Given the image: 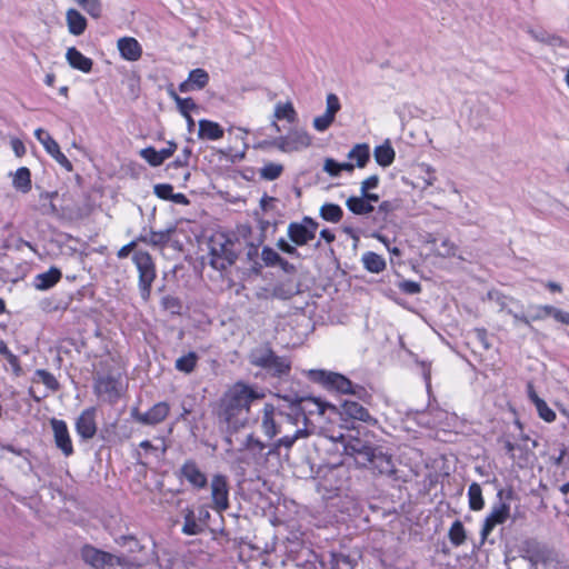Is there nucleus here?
Wrapping results in <instances>:
<instances>
[{"mask_svg":"<svg viewBox=\"0 0 569 569\" xmlns=\"http://www.w3.org/2000/svg\"><path fill=\"white\" fill-rule=\"evenodd\" d=\"M326 409L338 411L336 406L317 398L301 399L300 406L292 407L290 412L284 415L280 438L273 443L274 450L281 447L290 449L297 440L309 437L311 431L308 429L309 420L306 412L323 415Z\"/></svg>","mask_w":569,"mask_h":569,"instance_id":"f257e3e1","label":"nucleus"},{"mask_svg":"<svg viewBox=\"0 0 569 569\" xmlns=\"http://www.w3.org/2000/svg\"><path fill=\"white\" fill-rule=\"evenodd\" d=\"M264 398V392L243 382H236L221 400V417L233 430L244 428L249 423L250 406L253 401Z\"/></svg>","mask_w":569,"mask_h":569,"instance_id":"f03ea898","label":"nucleus"},{"mask_svg":"<svg viewBox=\"0 0 569 569\" xmlns=\"http://www.w3.org/2000/svg\"><path fill=\"white\" fill-rule=\"evenodd\" d=\"M81 558L94 569H131L140 562L137 557H121L92 546H84L81 549Z\"/></svg>","mask_w":569,"mask_h":569,"instance_id":"7ed1b4c3","label":"nucleus"},{"mask_svg":"<svg viewBox=\"0 0 569 569\" xmlns=\"http://www.w3.org/2000/svg\"><path fill=\"white\" fill-rule=\"evenodd\" d=\"M208 247L211 256L210 264L217 270H223L231 266L237 258L232 240L223 232L213 233L209 239Z\"/></svg>","mask_w":569,"mask_h":569,"instance_id":"20e7f679","label":"nucleus"},{"mask_svg":"<svg viewBox=\"0 0 569 569\" xmlns=\"http://www.w3.org/2000/svg\"><path fill=\"white\" fill-rule=\"evenodd\" d=\"M312 380L321 383L328 389L336 390L343 395H355L360 399L367 396L365 388L357 386L353 387L352 382L338 372L326 371V370H311L309 372Z\"/></svg>","mask_w":569,"mask_h":569,"instance_id":"39448f33","label":"nucleus"},{"mask_svg":"<svg viewBox=\"0 0 569 569\" xmlns=\"http://www.w3.org/2000/svg\"><path fill=\"white\" fill-rule=\"evenodd\" d=\"M178 222H173L161 230H150L143 231L138 240L150 244L152 247L159 248L161 250L171 249L172 251H178Z\"/></svg>","mask_w":569,"mask_h":569,"instance_id":"423d86ee","label":"nucleus"},{"mask_svg":"<svg viewBox=\"0 0 569 569\" xmlns=\"http://www.w3.org/2000/svg\"><path fill=\"white\" fill-rule=\"evenodd\" d=\"M311 144L310 134L303 129H291L286 136L276 138L270 146L281 152L291 153L308 148Z\"/></svg>","mask_w":569,"mask_h":569,"instance_id":"0eeeda50","label":"nucleus"},{"mask_svg":"<svg viewBox=\"0 0 569 569\" xmlns=\"http://www.w3.org/2000/svg\"><path fill=\"white\" fill-rule=\"evenodd\" d=\"M133 262L139 271V284L142 295L148 296L151 283L156 278L152 258L147 251L138 250L133 254Z\"/></svg>","mask_w":569,"mask_h":569,"instance_id":"6e6552de","label":"nucleus"},{"mask_svg":"<svg viewBox=\"0 0 569 569\" xmlns=\"http://www.w3.org/2000/svg\"><path fill=\"white\" fill-rule=\"evenodd\" d=\"M284 415L286 412L277 410L273 405H264L261 417V429L268 439L280 438Z\"/></svg>","mask_w":569,"mask_h":569,"instance_id":"1a4fd4ad","label":"nucleus"},{"mask_svg":"<svg viewBox=\"0 0 569 569\" xmlns=\"http://www.w3.org/2000/svg\"><path fill=\"white\" fill-rule=\"evenodd\" d=\"M318 223L306 217L301 222H291L288 226V237L297 246H305L311 241L317 231Z\"/></svg>","mask_w":569,"mask_h":569,"instance_id":"9d476101","label":"nucleus"},{"mask_svg":"<svg viewBox=\"0 0 569 569\" xmlns=\"http://www.w3.org/2000/svg\"><path fill=\"white\" fill-rule=\"evenodd\" d=\"M212 507L221 512L229 508V486L227 477L214 475L210 482Z\"/></svg>","mask_w":569,"mask_h":569,"instance_id":"9b49d317","label":"nucleus"},{"mask_svg":"<svg viewBox=\"0 0 569 569\" xmlns=\"http://www.w3.org/2000/svg\"><path fill=\"white\" fill-rule=\"evenodd\" d=\"M94 392L102 400L114 402L120 398L121 383L112 376H101L96 379Z\"/></svg>","mask_w":569,"mask_h":569,"instance_id":"f8f14e48","label":"nucleus"},{"mask_svg":"<svg viewBox=\"0 0 569 569\" xmlns=\"http://www.w3.org/2000/svg\"><path fill=\"white\" fill-rule=\"evenodd\" d=\"M509 516L510 506L507 502L500 500L498 503H496L492 507L490 513L485 519L483 527L481 529L482 539H487L493 528L498 525L505 523Z\"/></svg>","mask_w":569,"mask_h":569,"instance_id":"ddd939ff","label":"nucleus"},{"mask_svg":"<svg viewBox=\"0 0 569 569\" xmlns=\"http://www.w3.org/2000/svg\"><path fill=\"white\" fill-rule=\"evenodd\" d=\"M96 415V408L91 407L84 409L76 419V431L84 441L92 439L97 433Z\"/></svg>","mask_w":569,"mask_h":569,"instance_id":"4468645a","label":"nucleus"},{"mask_svg":"<svg viewBox=\"0 0 569 569\" xmlns=\"http://www.w3.org/2000/svg\"><path fill=\"white\" fill-rule=\"evenodd\" d=\"M50 426L53 431L57 448L60 449L66 457H70L73 453V446L67 423L63 420L52 418Z\"/></svg>","mask_w":569,"mask_h":569,"instance_id":"2eb2a0df","label":"nucleus"},{"mask_svg":"<svg viewBox=\"0 0 569 569\" xmlns=\"http://www.w3.org/2000/svg\"><path fill=\"white\" fill-rule=\"evenodd\" d=\"M169 413V406L166 402L156 403L146 412H140L133 409L131 412L132 418L142 425H157L161 422Z\"/></svg>","mask_w":569,"mask_h":569,"instance_id":"dca6fc26","label":"nucleus"},{"mask_svg":"<svg viewBox=\"0 0 569 569\" xmlns=\"http://www.w3.org/2000/svg\"><path fill=\"white\" fill-rule=\"evenodd\" d=\"M337 441H341L343 443V452L349 456H362L366 460L369 456L373 455V448L367 445L359 438L348 437L346 438L343 435H340L336 438Z\"/></svg>","mask_w":569,"mask_h":569,"instance_id":"f3484780","label":"nucleus"},{"mask_svg":"<svg viewBox=\"0 0 569 569\" xmlns=\"http://www.w3.org/2000/svg\"><path fill=\"white\" fill-rule=\"evenodd\" d=\"M529 561L535 569H553L558 566L557 555L547 548L530 551Z\"/></svg>","mask_w":569,"mask_h":569,"instance_id":"a211bd4d","label":"nucleus"},{"mask_svg":"<svg viewBox=\"0 0 569 569\" xmlns=\"http://www.w3.org/2000/svg\"><path fill=\"white\" fill-rule=\"evenodd\" d=\"M209 73L204 69H193L189 72L187 79L180 82V92L201 90L209 83Z\"/></svg>","mask_w":569,"mask_h":569,"instance_id":"6ab92c4d","label":"nucleus"},{"mask_svg":"<svg viewBox=\"0 0 569 569\" xmlns=\"http://www.w3.org/2000/svg\"><path fill=\"white\" fill-rule=\"evenodd\" d=\"M183 478L194 488L203 489L207 487L208 480L206 473L192 461L186 462L181 470Z\"/></svg>","mask_w":569,"mask_h":569,"instance_id":"aec40b11","label":"nucleus"},{"mask_svg":"<svg viewBox=\"0 0 569 569\" xmlns=\"http://www.w3.org/2000/svg\"><path fill=\"white\" fill-rule=\"evenodd\" d=\"M340 413L348 418L368 422V423L377 422L376 419H373L370 416L368 410L356 401H349V400L343 401L341 405Z\"/></svg>","mask_w":569,"mask_h":569,"instance_id":"412c9836","label":"nucleus"},{"mask_svg":"<svg viewBox=\"0 0 569 569\" xmlns=\"http://www.w3.org/2000/svg\"><path fill=\"white\" fill-rule=\"evenodd\" d=\"M367 461L370 462L372 468L381 475L391 476L396 472L392 457L383 453L382 451H378L377 449H373V455L369 456Z\"/></svg>","mask_w":569,"mask_h":569,"instance_id":"4be33fe9","label":"nucleus"},{"mask_svg":"<svg viewBox=\"0 0 569 569\" xmlns=\"http://www.w3.org/2000/svg\"><path fill=\"white\" fill-rule=\"evenodd\" d=\"M118 49L123 59L136 61L141 57L142 49L139 42L131 37H123L118 40Z\"/></svg>","mask_w":569,"mask_h":569,"instance_id":"5701e85b","label":"nucleus"},{"mask_svg":"<svg viewBox=\"0 0 569 569\" xmlns=\"http://www.w3.org/2000/svg\"><path fill=\"white\" fill-rule=\"evenodd\" d=\"M61 277L60 269L51 267L48 271L36 276L33 286L37 290L44 291L58 283Z\"/></svg>","mask_w":569,"mask_h":569,"instance_id":"b1692460","label":"nucleus"},{"mask_svg":"<svg viewBox=\"0 0 569 569\" xmlns=\"http://www.w3.org/2000/svg\"><path fill=\"white\" fill-rule=\"evenodd\" d=\"M66 58L68 63L77 70L82 72H89L92 69V60L86 56H83L79 50L74 47H71L67 50Z\"/></svg>","mask_w":569,"mask_h":569,"instance_id":"393cba45","label":"nucleus"},{"mask_svg":"<svg viewBox=\"0 0 569 569\" xmlns=\"http://www.w3.org/2000/svg\"><path fill=\"white\" fill-rule=\"evenodd\" d=\"M68 30L73 36H80L86 31L87 20L76 9H69L66 13Z\"/></svg>","mask_w":569,"mask_h":569,"instance_id":"a878e982","label":"nucleus"},{"mask_svg":"<svg viewBox=\"0 0 569 569\" xmlns=\"http://www.w3.org/2000/svg\"><path fill=\"white\" fill-rule=\"evenodd\" d=\"M263 369L274 377H282L289 375L291 366L287 358L273 353Z\"/></svg>","mask_w":569,"mask_h":569,"instance_id":"bb28decb","label":"nucleus"},{"mask_svg":"<svg viewBox=\"0 0 569 569\" xmlns=\"http://www.w3.org/2000/svg\"><path fill=\"white\" fill-rule=\"evenodd\" d=\"M417 170L419 172V176L417 178V182L413 183V186L416 188H419L422 192H426V190L433 186L436 180H437V176H436V172L435 170L428 166V164H419L417 167Z\"/></svg>","mask_w":569,"mask_h":569,"instance_id":"cd10ccee","label":"nucleus"},{"mask_svg":"<svg viewBox=\"0 0 569 569\" xmlns=\"http://www.w3.org/2000/svg\"><path fill=\"white\" fill-rule=\"evenodd\" d=\"M223 129L213 121L200 120L198 128V137L208 140H218L222 138Z\"/></svg>","mask_w":569,"mask_h":569,"instance_id":"c85d7f7f","label":"nucleus"},{"mask_svg":"<svg viewBox=\"0 0 569 569\" xmlns=\"http://www.w3.org/2000/svg\"><path fill=\"white\" fill-rule=\"evenodd\" d=\"M274 352L267 345L253 348L249 353V361L252 366L264 368Z\"/></svg>","mask_w":569,"mask_h":569,"instance_id":"c756f323","label":"nucleus"},{"mask_svg":"<svg viewBox=\"0 0 569 569\" xmlns=\"http://www.w3.org/2000/svg\"><path fill=\"white\" fill-rule=\"evenodd\" d=\"M12 184L23 193L29 192L32 187L30 170L27 167L19 168L13 174Z\"/></svg>","mask_w":569,"mask_h":569,"instance_id":"7c9ffc66","label":"nucleus"},{"mask_svg":"<svg viewBox=\"0 0 569 569\" xmlns=\"http://www.w3.org/2000/svg\"><path fill=\"white\" fill-rule=\"evenodd\" d=\"M347 208L355 214H368L373 211V206L366 198L349 197L346 201Z\"/></svg>","mask_w":569,"mask_h":569,"instance_id":"2f4dec72","label":"nucleus"},{"mask_svg":"<svg viewBox=\"0 0 569 569\" xmlns=\"http://www.w3.org/2000/svg\"><path fill=\"white\" fill-rule=\"evenodd\" d=\"M370 158V149L367 143L356 144L348 153V159L355 161L356 166L363 168Z\"/></svg>","mask_w":569,"mask_h":569,"instance_id":"473e14b6","label":"nucleus"},{"mask_svg":"<svg viewBox=\"0 0 569 569\" xmlns=\"http://www.w3.org/2000/svg\"><path fill=\"white\" fill-rule=\"evenodd\" d=\"M375 160L382 167L390 166L395 160V150L389 142L376 147L373 151Z\"/></svg>","mask_w":569,"mask_h":569,"instance_id":"72a5a7b5","label":"nucleus"},{"mask_svg":"<svg viewBox=\"0 0 569 569\" xmlns=\"http://www.w3.org/2000/svg\"><path fill=\"white\" fill-rule=\"evenodd\" d=\"M273 118L276 120H287L290 123L295 122L297 119V112L292 102H278L274 107Z\"/></svg>","mask_w":569,"mask_h":569,"instance_id":"f704fd0d","label":"nucleus"},{"mask_svg":"<svg viewBox=\"0 0 569 569\" xmlns=\"http://www.w3.org/2000/svg\"><path fill=\"white\" fill-rule=\"evenodd\" d=\"M34 137L43 146L44 150L51 157L60 150L58 142L50 136L48 131L42 128H38L34 131Z\"/></svg>","mask_w":569,"mask_h":569,"instance_id":"c9c22d12","label":"nucleus"},{"mask_svg":"<svg viewBox=\"0 0 569 569\" xmlns=\"http://www.w3.org/2000/svg\"><path fill=\"white\" fill-rule=\"evenodd\" d=\"M206 529V522L202 520L197 521L194 519L193 511L189 510L184 516V523L182 527V532L186 535H199L203 532Z\"/></svg>","mask_w":569,"mask_h":569,"instance_id":"e433bc0d","label":"nucleus"},{"mask_svg":"<svg viewBox=\"0 0 569 569\" xmlns=\"http://www.w3.org/2000/svg\"><path fill=\"white\" fill-rule=\"evenodd\" d=\"M362 262L368 271L375 273H379L386 268L385 259L375 252L365 253L362 256Z\"/></svg>","mask_w":569,"mask_h":569,"instance_id":"4c0bfd02","label":"nucleus"},{"mask_svg":"<svg viewBox=\"0 0 569 569\" xmlns=\"http://www.w3.org/2000/svg\"><path fill=\"white\" fill-rule=\"evenodd\" d=\"M469 507L471 510H481L485 506L482 490L479 483L472 482L468 489Z\"/></svg>","mask_w":569,"mask_h":569,"instance_id":"58836bf2","label":"nucleus"},{"mask_svg":"<svg viewBox=\"0 0 569 569\" xmlns=\"http://www.w3.org/2000/svg\"><path fill=\"white\" fill-rule=\"evenodd\" d=\"M283 172V166L277 162H266L259 170L261 179L272 181L278 179Z\"/></svg>","mask_w":569,"mask_h":569,"instance_id":"ea45409f","label":"nucleus"},{"mask_svg":"<svg viewBox=\"0 0 569 569\" xmlns=\"http://www.w3.org/2000/svg\"><path fill=\"white\" fill-rule=\"evenodd\" d=\"M34 377V381L43 383L52 392H56L60 389V383L56 377L44 369H37Z\"/></svg>","mask_w":569,"mask_h":569,"instance_id":"a19ab883","label":"nucleus"},{"mask_svg":"<svg viewBox=\"0 0 569 569\" xmlns=\"http://www.w3.org/2000/svg\"><path fill=\"white\" fill-rule=\"evenodd\" d=\"M320 216L327 221L338 222L342 218V210L338 204L325 203L320 208Z\"/></svg>","mask_w":569,"mask_h":569,"instance_id":"79ce46f5","label":"nucleus"},{"mask_svg":"<svg viewBox=\"0 0 569 569\" xmlns=\"http://www.w3.org/2000/svg\"><path fill=\"white\" fill-rule=\"evenodd\" d=\"M81 7L89 16L94 19L100 18L102 13V4L100 0H73Z\"/></svg>","mask_w":569,"mask_h":569,"instance_id":"37998d69","label":"nucleus"},{"mask_svg":"<svg viewBox=\"0 0 569 569\" xmlns=\"http://www.w3.org/2000/svg\"><path fill=\"white\" fill-rule=\"evenodd\" d=\"M261 259L267 266H277L280 264L281 267L286 268L288 264L287 261H284L278 252H276L272 248L264 247L261 251Z\"/></svg>","mask_w":569,"mask_h":569,"instance_id":"c03bdc74","label":"nucleus"},{"mask_svg":"<svg viewBox=\"0 0 569 569\" xmlns=\"http://www.w3.org/2000/svg\"><path fill=\"white\" fill-rule=\"evenodd\" d=\"M449 539L452 545L460 546L466 540V531L463 528V525L457 520L452 523L450 530H449Z\"/></svg>","mask_w":569,"mask_h":569,"instance_id":"a18cd8bd","label":"nucleus"},{"mask_svg":"<svg viewBox=\"0 0 569 569\" xmlns=\"http://www.w3.org/2000/svg\"><path fill=\"white\" fill-rule=\"evenodd\" d=\"M154 194L163 200H172L178 202V194L173 193V187L168 183L156 184L153 188Z\"/></svg>","mask_w":569,"mask_h":569,"instance_id":"49530a36","label":"nucleus"},{"mask_svg":"<svg viewBox=\"0 0 569 569\" xmlns=\"http://www.w3.org/2000/svg\"><path fill=\"white\" fill-rule=\"evenodd\" d=\"M264 443L256 438L252 433L248 435L244 440L241 442L240 450H250L254 452H262L264 449Z\"/></svg>","mask_w":569,"mask_h":569,"instance_id":"de8ad7c7","label":"nucleus"},{"mask_svg":"<svg viewBox=\"0 0 569 569\" xmlns=\"http://www.w3.org/2000/svg\"><path fill=\"white\" fill-rule=\"evenodd\" d=\"M116 541L118 545L126 547L130 553H134L143 549V547L133 536H121Z\"/></svg>","mask_w":569,"mask_h":569,"instance_id":"09e8293b","label":"nucleus"},{"mask_svg":"<svg viewBox=\"0 0 569 569\" xmlns=\"http://www.w3.org/2000/svg\"><path fill=\"white\" fill-rule=\"evenodd\" d=\"M139 153L141 158L152 167H157L162 163V158L158 154V150L152 147L141 149Z\"/></svg>","mask_w":569,"mask_h":569,"instance_id":"8fccbe9b","label":"nucleus"},{"mask_svg":"<svg viewBox=\"0 0 569 569\" xmlns=\"http://www.w3.org/2000/svg\"><path fill=\"white\" fill-rule=\"evenodd\" d=\"M295 295V290L289 283H279L273 287L271 297L287 300Z\"/></svg>","mask_w":569,"mask_h":569,"instance_id":"3c124183","label":"nucleus"},{"mask_svg":"<svg viewBox=\"0 0 569 569\" xmlns=\"http://www.w3.org/2000/svg\"><path fill=\"white\" fill-rule=\"evenodd\" d=\"M531 310H532V313L529 316L530 322L536 321V320H543L547 317L551 316L552 306H548V305L535 306V307H531Z\"/></svg>","mask_w":569,"mask_h":569,"instance_id":"603ef678","label":"nucleus"},{"mask_svg":"<svg viewBox=\"0 0 569 569\" xmlns=\"http://www.w3.org/2000/svg\"><path fill=\"white\" fill-rule=\"evenodd\" d=\"M198 361V356L194 352H189L187 356L180 358V371L186 373L191 372Z\"/></svg>","mask_w":569,"mask_h":569,"instance_id":"864d4df0","label":"nucleus"},{"mask_svg":"<svg viewBox=\"0 0 569 569\" xmlns=\"http://www.w3.org/2000/svg\"><path fill=\"white\" fill-rule=\"evenodd\" d=\"M335 118H332L331 116L327 114L326 112L319 117H316L313 119V128L317 130V131H326L333 122Z\"/></svg>","mask_w":569,"mask_h":569,"instance_id":"5fc2aeb1","label":"nucleus"},{"mask_svg":"<svg viewBox=\"0 0 569 569\" xmlns=\"http://www.w3.org/2000/svg\"><path fill=\"white\" fill-rule=\"evenodd\" d=\"M536 409L539 413V417L547 422H551L556 419V413L552 409L548 407L545 400L540 401L536 405Z\"/></svg>","mask_w":569,"mask_h":569,"instance_id":"6e6d98bb","label":"nucleus"},{"mask_svg":"<svg viewBox=\"0 0 569 569\" xmlns=\"http://www.w3.org/2000/svg\"><path fill=\"white\" fill-rule=\"evenodd\" d=\"M326 113L336 117V113L340 110V102L335 93H329L326 99Z\"/></svg>","mask_w":569,"mask_h":569,"instance_id":"4d7b16f0","label":"nucleus"},{"mask_svg":"<svg viewBox=\"0 0 569 569\" xmlns=\"http://www.w3.org/2000/svg\"><path fill=\"white\" fill-rule=\"evenodd\" d=\"M3 356L7 359V361L9 362L12 373L16 377H20L23 373V370L21 368L20 360H19L18 356L13 355L10 350H8Z\"/></svg>","mask_w":569,"mask_h":569,"instance_id":"13d9d810","label":"nucleus"},{"mask_svg":"<svg viewBox=\"0 0 569 569\" xmlns=\"http://www.w3.org/2000/svg\"><path fill=\"white\" fill-rule=\"evenodd\" d=\"M192 111H199V107L196 104V102L191 98H180V114H189Z\"/></svg>","mask_w":569,"mask_h":569,"instance_id":"bf43d9fd","label":"nucleus"},{"mask_svg":"<svg viewBox=\"0 0 569 569\" xmlns=\"http://www.w3.org/2000/svg\"><path fill=\"white\" fill-rule=\"evenodd\" d=\"M323 170L331 177H338L340 174V162L335 161L331 158L325 160Z\"/></svg>","mask_w":569,"mask_h":569,"instance_id":"052dcab7","label":"nucleus"},{"mask_svg":"<svg viewBox=\"0 0 569 569\" xmlns=\"http://www.w3.org/2000/svg\"><path fill=\"white\" fill-rule=\"evenodd\" d=\"M438 254L442 257H451L456 254V246L448 239L443 240L440 248L438 249Z\"/></svg>","mask_w":569,"mask_h":569,"instance_id":"680f3d73","label":"nucleus"},{"mask_svg":"<svg viewBox=\"0 0 569 569\" xmlns=\"http://www.w3.org/2000/svg\"><path fill=\"white\" fill-rule=\"evenodd\" d=\"M399 288L409 295H416L421 291V286L418 282L409 280L400 282Z\"/></svg>","mask_w":569,"mask_h":569,"instance_id":"e2e57ef3","label":"nucleus"},{"mask_svg":"<svg viewBox=\"0 0 569 569\" xmlns=\"http://www.w3.org/2000/svg\"><path fill=\"white\" fill-rule=\"evenodd\" d=\"M398 203L396 201H382L378 207V213L383 216V219L392 211L398 209Z\"/></svg>","mask_w":569,"mask_h":569,"instance_id":"0e129e2a","label":"nucleus"},{"mask_svg":"<svg viewBox=\"0 0 569 569\" xmlns=\"http://www.w3.org/2000/svg\"><path fill=\"white\" fill-rule=\"evenodd\" d=\"M52 158L68 172H71L73 170L72 163L69 161V159L61 152V150H58Z\"/></svg>","mask_w":569,"mask_h":569,"instance_id":"69168bd1","label":"nucleus"},{"mask_svg":"<svg viewBox=\"0 0 569 569\" xmlns=\"http://www.w3.org/2000/svg\"><path fill=\"white\" fill-rule=\"evenodd\" d=\"M138 242H141L140 240H138V238L136 240H132L131 242H129L128 244L121 247L118 252H117V257L119 259H124L127 258L131 251H133L138 244Z\"/></svg>","mask_w":569,"mask_h":569,"instance_id":"338daca9","label":"nucleus"},{"mask_svg":"<svg viewBox=\"0 0 569 569\" xmlns=\"http://www.w3.org/2000/svg\"><path fill=\"white\" fill-rule=\"evenodd\" d=\"M551 317H553L555 320L569 326V312L552 307Z\"/></svg>","mask_w":569,"mask_h":569,"instance_id":"774afa93","label":"nucleus"}]
</instances>
